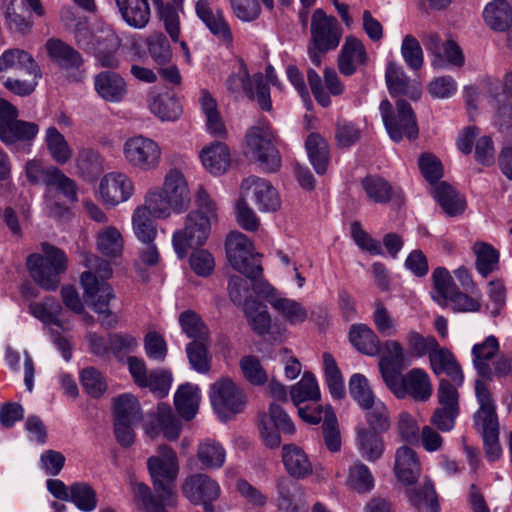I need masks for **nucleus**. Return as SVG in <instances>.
Masks as SVG:
<instances>
[{"mask_svg":"<svg viewBox=\"0 0 512 512\" xmlns=\"http://www.w3.org/2000/svg\"><path fill=\"white\" fill-rule=\"evenodd\" d=\"M81 258L82 264L88 268L81 274L86 302L99 315L101 326L114 328L118 323V316L111 311L109 304L115 300L116 295L106 281L112 275L110 263L88 252H82Z\"/></svg>","mask_w":512,"mask_h":512,"instance_id":"f257e3e1","label":"nucleus"},{"mask_svg":"<svg viewBox=\"0 0 512 512\" xmlns=\"http://www.w3.org/2000/svg\"><path fill=\"white\" fill-rule=\"evenodd\" d=\"M195 204L196 210L186 216L184 228L173 234V247L180 258L186 255L188 249L205 244L211 232V225L217 220V204L203 187L196 193Z\"/></svg>","mask_w":512,"mask_h":512,"instance_id":"f03ea898","label":"nucleus"},{"mask_svg":"<svg viewBox=\"0 0 512 512\" xmlns=\"http://www.w3.org/2000/svg\"><path fill=\"white\" fill-rule=\"evenodd\" d=\"M145 202L155 218H167L171 213H180L190 203V190L183 172L177 168L169 169L163 179L162 187L149 189Z\"/></svg>","mask_w":512,"mask_h":512,"instance_id":"7ed1b4c3","label":"nucleus"},{"mask_svg":"<svg viewBox=\"0 0 512 512\" xmlns=\"http://www.w3.org/2000/svg\"><path fill=\"white\" fill-rule=\"evenodd\" d=\"M379 368L386 386L398 399L411 397L417 402H427L431 398L433 386L424 369L413 368L402 375L386 360L379 363Z\"/></svg>","mask_w":512,"mask_h":512,"instance_id":"20e7f679","label":"nucleus"},{"mask_svg":"<svg viewBox=\"0 0 512 512\" xmlns=\"http://www.w3.org/2000/svg\"><path fill=\"white\" fill-rule=\"evenodd\" d=\"M147 468L159 499L176 506L175 481L179 473V463L175 451L167 445L159 446L156 454L147 459Z\"/></svg>","mask_w":512,"mask_h":512,"instance_id":"39448f33","label":"nucleus"},{"mask_svg":"<svg viewBox=\"0 0 512 512\" xmlns=\"http://www.w3.org/2000/svg\"><path fill=\"white\" fill-rule=\"evenodd\" d=\"M475 394L479 404V409L474 415L475 428L482 434L487 458L495 461L501 455L496 405L490 389L482 380L476 381Z\"/></svg>","mask_w":512,"mask_h":512,"instance_id":"423d86ee","label":"nucleus"},{"mask_svg":"<svg viewBox=\"0 0 512 512\" xmlns=\"http://www.w3.org/2000/svg\"><path fill=\"white\" fill-rule=\"evenodd\" d=\"M44 254H32L27 258V267L33 280L45 290H55L60 283V274L67 269L65 253L47 245Z\"/></svg>","mask_w":512,"mask_h":512,"instance_id":"0eeeda50","label":"nucleus"},{"mask_svg":"<svg viewBox=\"0 0 512 512\" xmlns=\"http://www.w3.org/2000/svg\"><path fill=\"white\" fill-rule=\"evenodd\" d=\"M379 109L385 128L393 141L399 142L404 137L409 140L417 138L419 131L416 116L409 103L399 100L394 114L391 103L384 99Z\"/></svg>","mask_w":512,"mask_h":512,"instance_id":"6e6552de","label":"nucleus"},{"mask_svg":"<svg viewBox=\"0 0 512 512\" xmlns=\"http://www.w3.org/2000/svg\"><path fill=\"white\" fill-rule=\"evenodd\" d=\"M274 142L275 136L272 128L266 123L251 127L246 133L249 153L268 172L276 171L281 164V157Z\"/></svg>","mask_w":512,"mask_h":512,"instance_id":"1a4fd4ad","label":"nucleus"},{"mask_svg":"<svg viewBox=\"0 0 512 512\" xmlns=\"http://www.w3.org/2000/svg\"><path fill=\"white\" fill-rule=\"evenodd\" d=\"M123 156L132 168L149 172L159 167L162 150L155 140L143 135H134L124 142Z\"/></svg>","mask_w":512,"mask_h":512,"instance_id":"9d476101","label":"nucleus"},{"mask_svg":"<svg viewBox=\"0 0 512 512\" xmlns=\"http://www.w3.org/2000/svg\"><path fill=\"white\" fill-rule=\"evenodd\" d=\"M226 254L230 265L247 278L254 279L262 274L263 269L255 259L253 244L243 233L234 231L228 235Z\"/></svg>","mask_w":512,"mask_h":512,"instance_id":"9b49d317","label":"nucleus"},{"mask_svg":"<svg viewBox=\"0 0 512 512\" xmlns=\"http://www.w3.org/2000/svg\"><path fill=\"white\" fill-rule=\"evenodd\" d=\"M19 111L8 100L0 98V140L6 145L31 141L39 132L36 123L18 120Z\"/></svg>","mask_w":512,"mask_h":512,"instance_id":"f8f14e48","label":"nucleus"},{"mask_svg":"<svg viewBox=\"0 0 512 512\" xmlns=\"http://www.w3.org/2000/svg\"><path fill=\"white\" fill-rule=\"evenodd\" d=\"M209 397L212 407L221 417L239 413L245 405L243 390L232 379L226 377L211 385Z\"/></svg>","mask_w":512,"mask_h":512,"instance_id":"ddd939ff","label":"nucleus"},{"mask_svg":"<svg viewBox=\"0 0 512 512\" xmlns=\"http://www.w3.org/2000/svg\"><path fill=\"white\" fill-rule=\"evenodd\" d=\"M181 491L190 503L203 505L206 512H214L213 502L221 494L218 482L204 473L186 477L181 485Z\"/></svg>","mask_w":512,"mask_h":512,"instance_id":"4468645a","label":"nucleus"},{"mask_svg":"<svg viewBox=\"0 0 512 512\" xmlns=\"http://www.w3.org/2000/svg\"><path fill=\"white\" fill-rule=\"evenodd\" d=\"M259 430L265 445L275 448L281 444L280 433L293 434L295 425L281 405L272 403L269 413L259 417Z\"/></svg>","mask_w":512,"mask_h":512,"instance_id":"2eb2a0df","label":"nucleus"},{"mask_svg":"<svg viewBox=\"0 0 512 512\" xmlns=\"http://www.w3.org/2000/svg\"><path fill=\"white\" fill-rule=\"evenodd\" d=\"M310 33V43L316 45L318 49L334 50L340 44L343 31L334 16L327 15L319 8L312 13Z\"/></svg>","mask_w":512,"mask_h":512,"instance_id":"dca6fc26","label":"nucleus"},{"mask_svg":"<svg viewBox=\"0 0 512 512\" xmlns=\"http://www.w3.org/2000/svg\"><path fill=\"white\" fill-rule=\"evenodd\" d=\"M134 193L132 179L123 172H110L103 176L99 184L102 202L114 207L127 201Z\"/></svg>","mask_w":512,"mask_h":512,"instance_id":"f3484780","label":"nucleus"},{"mask_svg":"<svg viewBox=\"0 0 512 512\" xmlns=\"http://www.w3.org/2000/svg\"><path fill=\"white\" fill-rule=\"evenodd\" d=\"M195 10L199 19L218 41L226 47H230L233 43V34L223 12L220 9H214L209 0H198Z\"/></svg>","mask_w":512,"mask_h":512,"instance_id":"a211bd4d","label":"nucleus"},{"mask_svg":"<svg viewBox=\"0 0 512 512\" xmlns=\"http://www.w3.org/2000/svg\"><path fill=\"white\" fill-rule=\"evenodd\" d=\"M394 473L399 482L404 486H412L417 483L421 475V463L414 449L408 446L397 448L394 457Z\"/></svg>","mask_w":512,"mask_h":512,"instance_id":"6ab92c4d","label":"nucleus"},{"mask_svg":"<svg viewBox=\"0 0 512 512\" xmlns=\"http://www.w3.org/2000/svg\"><path fill=\"white\" fill-rule=\"evenodd\" d=\"M242 189L252 190L255 203L262 212H275L281 207L277 190L265 179L249 177L242 182Z\"/></svg>","mask_w":512,"mask_h":512,"instance_id":"aec40b11","label":"nucleus"},{"mask_svg":"<svg viewBox=\"0 0 512 512\" xmlns=\"http://www.w3.org/2000/svg\"><path fill=\"white\" fill-rule=\"evenodd\" d=\"M94 88L103 100L110 103L123 101L128 93L125 79L113 71H102L95 75Z\"/></svg>","mask_w":512,"mask_h":512,"instance_id":"412c9836","label":"nucleus"},{"mask_svg":"<svg viewBox=\"0 0 512 512\" xmlns=\"http://www.w3.org/2000/svg\"><path fill=\"white\" fill-rule=\"evenodd\" d=\"M499 352V342L496 337L488 336L483 342L475 344L472 348L473 365L481 377L487 388L489 389L488 383L492 381L493 370L490 365V361ZM478 379L475 380V382Z\"/></svg>","mask_w":512,"mask_h":512,"instance_id":"4be33fe9","label":"nucleus"},{"mask_svg":"<svg viewBox=\"0 0 512 512\" xmlns=\"http://www.w3.org/2000/svg\"><path fill=\"white\" fill-rule=\"evenodd\" d=\"M366 61L367 53L363 43L353 36L346 37L338 55L339 71L345 76H351Z\"/></svg>","mask_w":512,"mask_h":512,"instance_id":"5701e85b","label":"nucleus"},{"mask_svg":"<svg viewBox=\"0 0 512 512\" xmlns=\"http://www.w3.org/2000/svg\"><path fill=\"white\" fill-rule=\"evenodd\" d=\"M429 362L436 375L446 374L456 385H462L464 380L462 369L449 349L438 344L430 354Z\"/></svg>","mask_w":512,"mask_h":512,"instance_id":"b1692460","label":"nucleus"},{"mask_svg":"<svg viewBox=\"0 0 512 512\" xmlns=\"http://www.w3.org/2000/svg\"><path fill=\"white\" fill-rule=\"evenodd\" d=\"M45 49L50 60L62 69H78L83 63L81 54L60 39H48Z\"/></svg>","mask_w":512,"mask_h":512,"instance_id":"393cba45","label":"nucleus"},{"mask_svg":"<svg viewBox=\"0 0 512 512\" xmlns=\"http://www.w3.org/2000/svg\"><path fill=\"white\" fill-rule=\"evenodd\" d=\"M382 432L369 430L366 427L356 429V446L360 456L368 462L378 461L384 454L385 443Z\"/></svg>","mask_w":512,"mask_h":512,"instance_id":"a878e982","label":"nucleus"},{"mask_svg":"<svg viewBox=\"0 0 512 512\" xmlns=\"http://www.w3.org/2000/svg\"><path fill=\"white\" fill-rule=\"evenodd\" d=\"M282 461L285 469L293 478L303 479L313 472V466L308 455L301 447L295 444L283 446Z\"/></svg>","mask_w":512,"mask_h":512,"instance_id":"bb28decb","label":"nucleus"},{"mask_svg":"<svg viewBox=\"0 0 512 512\" xmlns=\"http://www.w3.org/2000/svg\"><path fill=\"white\" fill-rule=\"evenodd\" d=\"M199 157L203 166L214 175L223 174L230 165V152L223 142H213L205 146Z\"/></svg>","mask_w":512,"mask_h":512,"instance_id":"cd10ccee","label":"nucleus"},{"mask_svg":"<svg viewBox=\"0 0 512 512\" xmlns=\"http://www.w3.org/2000/svg\"><path fill=\"white\" fill-rule=\"evenodd\" d=\"M150 112L161 121H176L182 114V105L175 95L153 94L148 98Z\"/></svg>","mask_w":512,"mask_h":512,"instance_id":"c85d7f7f","label":"nucleus"},{"mask_svg":"<svg viewBox=\"0 0 512 512\" xmlns=\"http://www.w3.org/2000/svg\"><path fill=\"white\" fill-rule=\"evenodd\" d=\"M123 20L131 27L141 29L150 19L148 0H115Z\"/></svg>","mask_w":512,"mask_h":512,"instance_id":"c756f323","label":"nucleus"},{"mask_svg":"<svg viewBox=\"0 0 512 512\" xmlns=\"http://www.w3.org/2000/svg\"><path fill=\"white\" fill-rule=\"evenodd\" d=\"M153 214L148 205L138 206L132 214V228L136 238L144 244L154 242L157 236V227Z\"/></svg>","mask_w":512,"mask_h":512,"instance_id":"7c9ffc66","label":"nucleus"},{"mask_svg":"<svg viewBox=\"0 0 512 512\" xmlns=\"http://www.w3.org/2000/svg\"><path fill=\"white\" fill-rule=\"evenodd\" d=\"M38 67L33 56L22 49H8L0 56V72L20 70L25 73L37 74Z\"/></svg>","mask_w":512,"mask_h":512,"instance_id":"2f4dec72","label":"nucleus"},{"mask_svg":"<svg viewBox=\"0 0 512 512\" xmlns=\"http://www.w3.org/2000/svg\"><path fill=\"white\" fill-rule=\"evenodd\" d=\"M485 23L495 31H505L512 24L511 6L506 0H494L483 11Z\"/></svg>","mask_w":512,"mask_h":512,"instance_id":"473e14b6","label":"nucleus"},{"mask_svg":"<svg viewBox=\"0 0 512 512\" xmlns=\"http://www.w3.org/2000/svg\"><path fill=\"white\" fill-rule=\"evenodd\" d=\"M305 147L316 173H326L330 159L327 141L320 134L311 133L306 139Z\"/></svg>","mask_w":512,"mask_h":512,"instance_id":"72a5a7b5","label":"nucleus"},{"mask_svg":"<svg viewBox=\"0 0 512 512\" xmlns=\"http://www.w3.org/2000/svg\"><path fill=\"white\" fill-rule=\"evenodd\" d=\"M352 345L361 353L374 356L380 352V342L375 332L365 324L353 325L349 332Z\"/></svg>","mask_w":512,"mask_h":512,"instance_id":"f704fd0d","label":"nucleus"},{"mask_svg":"<svg viewBox=\"0 0 512 512\" xmlns=\"http://www.w3.org/2000/svg\"><path fill=\"white\" fill-rule=\"evenodd\" d=\"M200 401V391L196 385L186 383L175 393L174 403L179 414L186 420L194 418Z\"/></svg>","mask_w":512,"mask_h":512,"instance_id":"c9c22d12","label":"nucleus"},{"mask_svg":"<svg viewBox=\"0 0 512 512\" xmlns=\"http://www.w3.org/2000/svg\"><path fill=\"white\" fill-rule=\"evenodd\" d=\"M44 142L51 158L56 163L64 165L72 158V148L56 127L50 126L46 129Z\"/></svg>","mask_w":512,"mask_h":512,"instance_id":"e433bc0d","label":"nucleus"},{"mask_svg":"<svg viewBox=\"0 0 512 512\" xmlns=\"http://www.w3.org/2000/svg\"><path fill=\"white\" fill-rule=\"evenodd\" d=\"M290 397L296 407H300L303 402L319 401L321 393L315 375L309 371L304 372L301 380L291 387Z\"/></svg>","mask_w":512,"mask_h":512,"instance_id":"4c0bfd02","label":"nucleus"},{"mask_svg":"<svg viewBox=\"0 0 512 512\" xmlns=\"http://www.w3.org/2000/svg\"><path fill=\"white\" fill-rule=\"evenodd\" d=\"M156 423V427L151 426L146 429V433L151 438L158 435V429L163 432L168 440L178 438L181 431L180 423L169 406L165 404L158 405Z\"/></svg>","mask_w":512,"mask_h":512,"instance_id":"58836bf2","label":"nucleus"},{"mask_svg":"<svg viewBox=\"0 0 512 512\" xmlns=\"http://www.w3.org/2000/svg\"><path fill=\"white\" fill-rule=\"evenodd\" d=\"M325 383L334 399H342L346 395L344 379L334 357L324 352L322 355Z\"/></svg>","mask_w":512,"mask_h":512,"instance_id":"ea45409f","label":"nucleus"},{"mask_svg":"<svg viewBox=\"0 0 512 512\" xmlns=\"http://www.w3.org/2000/svg\"><path fill=\"white\" fill-rule=\"evenodd\" d=\"M280 495L279 506L286 512H299L303 506V495L300 486L288 479L282 478L277 483Z\"/></svg>","mask_w":512,"mask_h":512,"instance_id":"a19ab883","label":"nucleus"},{"mask_svg":"<svg viewBox=\"0 0 512 512\" xmlns=\"http://www.w3.org/2000/svg\"><path fill=\"white\" fill-rule=\"evenodd\" d=\"M270 305L283 319L292 325L303 323L308 318V310L299 302L285 297L270 299Z\"/></svg>","mask_w":512,"mask_h":512,"instance_id":"79ce46f5","label":"nucleus"},{"mask_svg":"<svg viewBox=\"0 0 512 512\" xmlns=\"http://www.w3.org/2000/svg\"><path fill=\"white\" fill-rule=\"evenodd\" d=\"M197 458L204 468L219 469L225 463L226 452L219 442L206 439L198 445Z\"/></svg>","mask_w":512,"mask_h":512,"instance_id":"37998d69","label":"nucleus"},{"mask_svg":"<svg viewBox=\"0 0 512 512\" xmlns=\"http://www.w3.org/2000/svg\"><path fill=\"white\" fill-rule=\"evenodd\" d=\"M434 196L449 216L462 213L465 209V200L456 190L445 182L438 184L434 190Z\"/></svg>","mask_w":512,"mask_h":512,"instance_id":"c03bdc74","label":"nucleus"},{"mask_svg":"<svg viewBox=\"0 0 512 512\" xmlns=\"http://www.w3.org/2000/svg\"><path fill=\"white\" fill-rule=\"evenodd\" d=\"M96 245L104 256L118 257L123 251V237L116 227L107 226L97 233Z\"/></svg>","mask_w":512,"mask_h":512,"instance_id":"a18cd8bd","label":"nucleus"},{"mask_svg":"<svg viewBox=\"0 0 512 512\" xmlns=\"http://www.w3.org/2000/svg\"><path fill=\"white\" fill-rule=\"evenodd\" d=\"M199 103L206 116V125L208 130L217 136L224 135L226 130L217 109V102L207 90L203 89L201 91Z\"/></svg>","mask_w":512,"mask_h":512,"instance_id":"49530a36","label":"nucleus"},{"mask_svg":"<svg viewBox=\"0 0 512 512\" xmlns=\"http://www.w3.org/2000/svg\"><path fill=\"white\" fill-rule=\"evenodd\" d=\"M115 421L136 423L141 419L138 400L131 394H122L114 398Z\"/></svg>","mask_w":512,"mask_h":512,"instance_id":"de8ad7c7","label":"nucleus"},{"mask_svg":"<svg viewBox=\"0 0 512 512\" xmlns=\"http://www.w3.org/2000/svg\"><path fill=\"white\" fill-rule=\"evenodd\" d=\"M438 304L450 308L454 312H476L481 306L480 294L475 292L474 296H468L455 288L445 297L444 301H439Z\"/></svg>","mask_w":512,"mask_h":512,"instance_id":"09e8293b","label":"nucleus"},{"mask_svg":"<svg viewBox=\"0 0 512 512\" xmlns=\"http://www.w3.org/2000/svg\"><path fill=\"white\" fill-rule=\"evenodd\" d=\"M48 187H54L61 192L70 202L77 201V184L66 176L59 168L50 166L46 174L45 183Z\"/></svg>","mask_w":512,"mask_h":512,"instance_id":"8fccbe9b","label":"nucleus"},{"mask_svg":"<svg viewBox=\"0 0 512 512\" xmlns=\"http://www.w3.org/2000/svg\"><path fill=\"white\" fill-rule=\"evenodd\" d=\"M48 187H54L61 192L70 202L77 201V184L66 176L59 168L50 166L46 174L45 183Z\"/></svg>","mask_w":512,"mask_h":512,"instance_id":"3c124183","label":"nucleus"},{"mask_svg":"<svg viewBox=\"0 0 512 512\" xmlns=\"http://www.w3.org/2000/svg\"><path fill=\"white\" fill-rule=\"evenodd\" d=\"M48 187H54L61 192L70 202L77 201V184L66 176L59 168L50 166L46 174L45 183Z\"/></svg>","mask_w":512,"mask_h":512,"instance_id":"603ef678","label":"nucleus"},{"mask_svg":"<svg viewBox=\"0 0 512 512\" xmlns=\"http://www.w3.org/2000/svg\"><path fill=\"white\" fill-rule=\"evenodd\" d=\"M78 173L84 178H91L103 171V158L98 151L82 148L76 157Z\"/></svg>","mask_w":512,"mask_h":512,"instance_id":"864d4df0","label":"nucleus"},{"mask_svg":"<svg viewBox=\"0 0 512 512\" xmlns=\"http://www.w3.org/2000/svg\"><path fill=\"white\" fill-rule=\"evenodd\" d=\"M476 254V268L478 272L487 277L498 269L499 252L487 243H475L473 247Z\"/></svg>","mask_w":512,"mask_h":512,"instance_id":"5fc2aeb1","label":"nucleus"},{"mask_svg":"<svg viewBox=\"0 0 512 512\" xmlns=\"http://www.w3.org/2000/svg\"><path fill=\"white\" fill-rule=\"evenodd\" d=\"M361 185L371 201L384 204L391 200L392 186L385 179L369 175L362 179Z\"/></svg>","mask_w":512,"mask_h":512,"instance_id":"6e6d98bb","label":"nucleus"},{"mask_svg":"<svg viewBox=\"0 0 512 512\" xmlns=\"http://www.w3.org/2000/svg\"><path fill=\"white\" fill-rule=\"evenodd\" d=\"M409 354L416 358L430 356L438 347V341L433 335H423L415 330H410L405 337Z\"/></svg>","mask_w":512,"mask_h":512,"instance_id":"4d7b16f0","label":"nucleus"},{"mask_svg":"<svg viewBox=\"0 0 512 512\" xmlns=\"http://www.w3.org/2000/svg\"><path fill=\"white\" fill-rule=\"evenodd\" d=\"M347 486L361 494L370 492L374 487V477L370 469L362 462H356L349 469Z\"/></svg>","mask_w":512,"mask_h":512,"instance_id":"13d9d810","label":"nucleus"},{"mask_svg":"<svg viewBox=\"0 0 512 512\" xmlns=\"http://www.w3.org/2000/svg\"><path fill=\"white\" fill-rule=\"evenodd\" d=\"M385 80L391 96L408 95L410 93V81L403 68L390 62L385 71Z\"/></svg>","mask_w":512,"mask_h":512,"instance_id":"bf43d9fd","label":"nucleus"},{"mask_svg":"<svg viewBox=\"0 0 512 512\" xmlns=\"http://www.w3.org/2000/svg\"><path fill=\"white\" fill-rule=\"evenodd\" d=\"M69 500L84 512L93 511L97 506V495L95 490L87 483L77 482L69 487Z\"/></svg>","mask_w":512,"mask_h":512,"instance_id":"052dcab7","label":"nucleus"},{"mask_svg":"<svg viewBox=\"0 0 512 512\" xmlns=\"http://www.w3.org/2000/svg\"><path fill=\"white\" fill-rule=\"evenodd\" d=\"M362 409L367 411L365 415L369 425L367 429L382 433L389 430L391 425L389 412L386 405L381 400L377 399Z\"/></svg>","mask_w":512,"mask_h":512,"instance_id":"680f3d73","label":"nucleus"},{"mask_svg":"<svg viewBox=\"0 0 512 512\" xmlns=\"http://www.w3.org/2000/svg\"><path fill=\"white\" fill-rule=\"evenodd\" d=\"M179 323L183 332L193 341H208L209 329L201 317L193 311H185L180 314Z\"/></svg>","mask_w":512,"mask_h":512,"instance_id":"e2e57ef3","label":"nucleus"},{"mask_svg":"<svg viewBox=\"0 0 512 512\" xmlns=\"http://www.w3.org/2000/svg\"><path fill=\"white\" fill-rule=\"evenodd\" d=\"M349 392L351 397L361 407L373 403L376 399L367 378L360 374H353L349 380Z\"/></svg>","mask_w":512,"mask_h":512,"instance_id":"0e129e2a","label":"nucleus"},{"mask_svg":"<svg viewBox=\"0 0 512 512\" xmlns=\"http://www.w3.org/2000/svg\"><path fill=\"white\" fill-rule=\"evenodd\" d=\"M208 341H192L187 345L186 352L192 368L199 373L210 370V357L208 355Z\"/></svg>","mask_w":512,"mask_h":512,"instance_id":"69168bd1","label":"nucleus"},{"mask_svg":"<svg viewBox=\"0 0 512 512\" xmlns=\"http://www.w3.org/2000/svg\"><path fill=\"white\" fill-rule=\"evenodd\" d=\"M239 366L244 378L252 385L259 386L267 382L268 374L256 356H243Z\"/></svg>","mask_w":512,"mask_h":512,"instance_id":"338daca9","label":"nucleus"},{"mask_svg":"<svg viewBox=\"0 0 512 512\" xmlns=\"http://www.w3.org/2000/svg\"><path fill=\"white\" fill-rule=\"evenodd\" d=\"M81 384L93 398H99L107 390V382L102 373L94 367L84 368L80 373Z\"/></svg>","mask_w":512,"mask_h":512,"instance_id":"774afa93","label":"nucleus"}]
</instances>
